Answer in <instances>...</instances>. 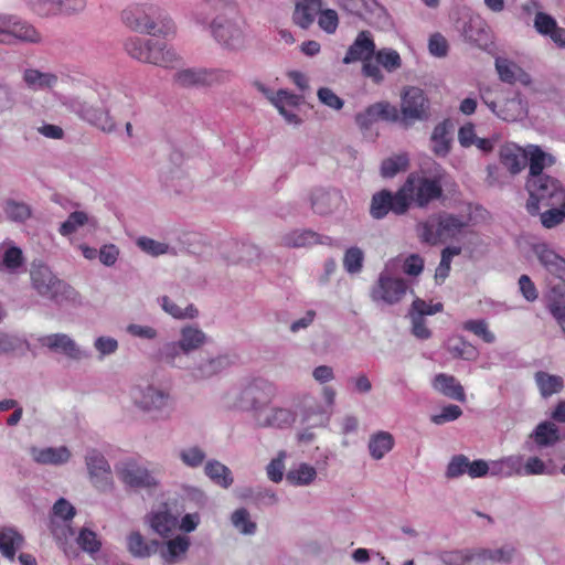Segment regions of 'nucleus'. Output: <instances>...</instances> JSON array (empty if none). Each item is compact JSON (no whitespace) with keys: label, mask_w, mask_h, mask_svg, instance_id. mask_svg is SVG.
<instances>
[{"label":"nucleus","mask_w":565,"mask_h":565,"mask_svg":"<svg viewBox=\"0 0 565 565\" xmlns=\"http://www.w3.org/2000/svg\"><path fill=\"white\" fill-rule=\"evenodd\" d=\"M64 105L81 119L105 134H113L117 130V122L110 115L111 108L124 115L134 113V99L120 93L111 96L109 108L98 107L95 93L92 90L70 98Z\"/></svg>","instance_id":"f257e3e1"},{"label":"nucleus","mask_w":565,"mask_h":565,"mask_svg":"<svg viewBox=\"0 0 565 565\" xmlns=\"http://www.w3.org/2000/svg\"><path fill=\"white\" fill-rule=\"evenodd\" d=\"M435 173L427 177L424 173L412 172L397 191L395 209L398 213H406L411 205L426 207L430 202L443 195V178L445 175L440 166L435 164Z\"/></svg>","instance_id":"f03ea898"},{"label":"nucleus","mask_w":565,"mask_h":565,"mask_svg":"<svg viewBox=\"0 0 565 565\" xmlns=\"http://www.w3.org/2000/svg\"><path fill=\"white\" fill-rule=\"evenodd\" d=\"M120 17L126 26L139 33L167 35L174 31L172 19L154 4H130L121 11Z\"/></svg>","instance_id":"7ed1b4c3"},{"label":"nucleus","mask_w":565,"mask_h":565,"mask_svg":"<svg viewBox=\"0 0 565 565\" xmlns=\"http://www.w3.org/2000/svg\"><path fill=\"white\" fill-rule=\"evenodd\" d=\"M32 288L39 296L47 298L58 305L75 301L78 297L76 290L61 280L49 266L43 263H33L30 268Z\"/></svg>","instance_id":"20e7f679"},{"label":"nucleus","mask_w":565,"mask_h":565,"mask_svg":"<svg viewBox=\"0 0 565 565\" xmlns=\"http://www.w3.org/2000/svg\"><path fill=\"white\" fill-rule=\"evenodd\" d=\"M525 188L529 192L526 210L531 215L540 212V203L545 206L565 207V189L559 181L548 174L527 178Z\"/></svg>","instance_id":"39448f33"},{"label":"nucleus","mask_w":565,"mask_h":565,"mask_svg":"<svg viewBox=\"0 0 565 565\" xmlns=\"http://www.w3.org/2000/svg\"><path fill=\"white\" fill-rule=\"evenodd\" d=\"M131 398L137 408L156 419L170 418L174 408L171 392L153 384L135 386Z\"/></svg>","instance_id":"423d86ee"},{"label":"nucleus","mask_w":565,"mask_h":565,"mask_svg":"<svg viewBox=\"0 0 565 565\" xmlns=\"http://www.w3.org/2000/svg\"><path fill=\"white\" fill-rule=\"evenodd\" d=\"M375 42L370 31H361L353 43L348 47L342 60L343 64L362 62V75L370 78L374 84H382L385 76L373 61L375 54Z\"/></svg>","instance_id":"0eeeda50"},{"label":"nucleus","mask_w":565,"mask_h":565,"mask_svg":"<svg viewBox=\"0 0 565 565\" xmlns=\"http://www.w3.org/2000/svg\"><path fill=\"white\" fill-rule=\"evenodd\" d=\"M276 394L275 385L266 380H254L244 386L241 391L234 393L231 407L250 412L255 420L264 413L265 407L271 402Z\"/></svg>","instance_id":"6e6552de"},{"label":"nucleus","mask_w":565,"mask_h":565,"mask_svg":"<svg viewBox=\"0 0 565 565\" xmlns=\"http://www.w3.org/2000/svg\"><path fill=\"white\" fill-rule=\"evenodd\" d=\"M211 31L216 42L225 50L239 52L247 47L246 24L236 15H218L211 23Z\"/></svg>","instance_id":"1a4fd4ad"},{"label":"nucleus","mask_w":565,"mask_h":565,"mask_svg":"<svg viewBox=\"0 0 565 565\" xmlns=\"http://www.w3.org/2000/svg\"><path fill=\"white\" fill-rule=\"evenodd\" d=\"M429 108V99L423 89L416 86L404 87L399 104L402 127L409 128L418 121H426L430 116Z\"/></svg>","instance_id":"9d476101"},{"label":"nucleus","mask_w":565,"mask_h":565,"mask_svg":"<svg viewBox=\"0 0 565 565\" xmlns=\"http://www.w3.org/2000/svg\"><path fill=\"white\" fill-rule=\"evenodd\" d=\"M393 262L385 265V268L380 273L377 280L370 290V297L376 303L396 305L404 298L408 289L403 278L393 276L391 271Z\"/></svg>","instance_id":"9b49d317"},{"label":"nucleus","mask_w":565,"mask_h":565,"mask_svg":"<svg viewBox=\"0 0 565 565\" xmlns=\"http://www.w3.org/2000/svg\"><path fill=\"white\" fill-rule=\"evenodd\" d=\"M84 461L90 484L99 492H111L115 480L111 466L105 455L96 448H89L84 456Z\"/></svg>","instance_id":"f8f14e48"},{"label":"nucleus","mask_w":565,"mask_h":565,"mask_svg":"<svg viewBox=\"0 0 565 565\" xmlns=\"http://www.w3.org/2000/svg\"><path fill=\"white\" fill-rule=\"evenodd\" d=\"M115 470L119 480L127 487L142 488L148 491L157 490L160 487V480L152 471L132 460L119 462Z\"/></svg>","instance_id":"ddd939ff"},{"label":"nucleus","mask_w":565,"mask_h":565,"mask_svg":"<svg viewBox=\"0 0 565 565\" xmlns=\"http://www.w3.org/2000/svg\"><path fill=\"white\" fill-rule=\"evenodd\" d=\"M179 516L170 504L161 503L146 515V523L153 533L168 539L179 529Z\"/></svg>","instance_id":"4468645a"},{"label":"nucleus","mask_w":565,"mask_h":565,"mask_svg":"<svg viewBox=\"0 0 565 565\" xmlns=\"http://www.w3.org/2000/svg\"><path fill=\"white\" fill-rule=\"evenodd\" d=\"M39 341L42 347L53 352L62 353L73 361H81L89 356L88 353L66 333L47 334L40 338Z\"/></svg>","instance_id":"2eb2a0df"},{"label":"nucleus","mask_w":565,"mask_h":565,"mask_svg":"<svg viewBox=\"0 0 565 565\" xmlns=\"http://www.w3.org/2000/svg\"><path fill=\"white\" fill-rule=\"evenodd\" d=\"M330 241L328 236L308 228H295L281 233L278 236V245L286 248H303L316 244H327Z\"/></svg>","instance_id":"dca6fc26"},{"label":"nucleus","mask_w":565,"mask_h":565,"mask_svg":"<svg viewBox=\"0 0 565 565\" xmlns=\"http://www.w3.org/2000/svg\"><path fill=\"white\" fill-rule=\"evenodd\" d=\"M191 541L185 535L168 537L167 541L159 543L157 552L164 565H175L186 558Z\"/></svg>","instance_id":"f3484780"},{"label":"nucleus","mask_w":565,"mask_h":565,"mask_svg":"<svg viewBox=\"0 0 565 565\" xmlns=\"http://www.w3.org/2000/svg\"><path fill=\"white\" fill-rule=\"evenodd\" d=\"M295 420L296 414L289 408L271 407L267 409L265 407L264 413H260L259 417L255 418V424L262 428H286L291 426Z\"/></svg>","instance_id":"a211bd4d"},{"label":"nucleus","mask_w":565,"mask_h":565,"mask_svg":"<svg viewBox=\"0 0 565 565\" xmlns=\"http://www.w3.org/2000/svg\"><path fill=\"white\" fill-rule=\"evenodd\" d=\"M476 565L510 564L514 559L516 548L511 544H504L498 548L473 550Z\"/></svg>","instance_id":"6ab92c4d"},{"label":"nucleus","mask_w":565,"mask_h":565,"mask_svg":"<svg viewBox=\"0 0 565 565\" xmlns=\"http://www.w3.org/2000/svg\"><path fill=\"white\" fill-rule=\"evenodd\" d=\"M22 81L31 90H52L58 83V76L53 72L29 67L23 71Z\"/></svg>","instance_id":"aec40b11"},{"label":"nucleus","mask_w":565,"mask_h":565,"mask_svg":"<svg viewBox=\"0 0 565 565\" xmlns=\"http://www.w3.org/2000/svg\"><path fill=\"white\" fill-rule=\"evenodd\" d=\"M228 365L227 355L206 356L192 367L191 375L195 380H207L224 371Z\"/></svg>","instance_id":"412c9836"},{"label":"nucleus","mask_w":565,"mask_h":565,"mask_svg":"<svg viewBox=\"0 0 565 565\" xmlns=\"http://www.w3.org/2000/svg\"><path fill=\"white\" fill-rule=\"evenodd\" d=\"M495 70L498 72L499 78L504 83L514 84L519 82L525 86L532 83L531 76L516 63L508 58L497 57Z\"/></svg>","instance_id":"4be33fe9"},{"label":"nucleus","mask_w":565,"mask_h":565,"mask_svg":"<svg viewBox=\"0 0 565 565\" xmlns=\"http://www.w3.org/2000/svg\"><path fill=\"white\" fill-rule=\"evenodd\" d=\"M537 259L544 268L558 278L565 275V258L559 256L546 244H537L533 248Z\"/></svg>","instance_id":"5701e85b"},{"label":"nucleus","mask_w":565,"mask_h":565,"mask_svg":"<svg viewBox=\"0 0 565 565\" xmlns=\"http://www.w3.org/2000/svg\"><path fill=\"white\" fill-rule=\"evenodd\" d=\"M342 195L337 190H317L311 196V207L315 213L327 215L340 207Z\"/></svg>","instance_id":"b1692460"},{"label":"nucleus","mask_w":565,"mask_h":565,"mask_svg":"<svg viewBox=\"0 0 565 565\" xmlns=\"http://www.w3.org/2000/svg\"><path fill=\"white\" fill-rule=\"evenodd\" d=\"M32 459L40 465H64L71 459V451L66 446L38 448L30 450Z\"/></svg>","instance_id":"393cba45"},{"label":"nucleus","mask_w":565,"mask_h":565,"mask_svg":"<svg viewBox=\"0 0 565 565\" xmlns=\"http://www.w3.org/2000/svg\"><path fill=\"white\" fill-rule=\"evenodd\" d=\"M433 388L441 395L458 402L466 401L463 386L454 375L439 373L435 375L431 382Z\"/></svg>","instance_id":"a878e982"},{"label":"nucleus","mask_w":565,"mask_h":565,"mask_svg":"<svg viewBox=\"0 0 565 565\" xmlns=\"http://www.w3.org/2000/svg\"><path fill=\"white\" fill-rule=\"evenodd\" d=\"M451 130L452 125L449 120H444L434 128L430 143L431 151L437 157L445 158L450 152L452 141Z\"/></svg>","instance_id":"bb28decb"},{"label":"nucleus","mask_w":565,"mask_h":565,"mask_svg":"<svg viewBox=\"0 0 565 565\" xmlns=\"http://www.w3.org/2000/svg\"><path fill=\"white\" fill-rule=\"evenodd\" d=\"M500 161L511 174L520 173L527 164V148L507 145L500 149Z\"/></svg>","instance_id":"cd10ccee"},{"label":"nucleus","mask_w":565,"mask_h":565,"mask_svg":"<svg viewBox=\"0 0 565 565\" xmlns=\"http://www.w3.org/2000/svg\"><path fill=\"white\" fill-rule=\"evenodd\" d=\"M397 203V192L393 195L387 190H382L373 194L370 205V214L375 220H381L387 215L390 211L395 213L396 215H403L404 213H398L395 209Z\"/></svg>","instance_id":"c85d7f7f"},{"label":"nucleus","mask_w":565,"mask_h":565,"mask_svg":"<svg viewBox=\"0 0 565 565\" xmlns=\"http://www.w3.org/2000/svg\"><path fill=\"white\" fill-rule=\"evenodd\" d=\"M209 338L206 333L195 324H186L180 329V338L178 342L184 351V355H189L193 351L201 349Z\"/></svg>","instance_id":"c756f323"},{"label":"nucleus","mask_w":565,"mask_h":565,"mask_svg":"<svg viewBox=\"0 0 565 565\" xmlns=\"http://www.w3.org/2000/svg\"><path fill=\"white\" fill-rule=\"evenodd\" d=\"M465 39L480 47L486 46L489 41V29L486 22L478 15L470 17L462 25Z\"/></svg>","instance_id":"7c9ffc66"},{"label":"nucleus","mask_w":565,"mask_h":565,"mask_svg":"<svg viewBox=\"0 0 565 565\" xmlns=\"http://www.w3.org/2000/svg\"><path fill=\"white\" fill-rule=\"evenodd\" d=\"M527 163H529V175L527 178H537L545 175L543 170L552 167L555 163V158L539 146L531 145L527 147Z\"/></svg>","instance_id":"2f4dec72"},{"label":"nucleus","mask_w":565,"mask_h":565,"mask_svg":"<svg viewBox=\"0 0 565 565\" xmlns=\"http://www.w3.org/2000/svg\"><path fill=\"white\" fill-rule=\"evenodd\" d=\"M6 28L11 30V34L13 39L21 42L28 43H40L42 41L41 34L35 30V28L24 21H21L12 15L6 14Z\"/></svg>","instance_id":"473e14b6"},{"label":"nucleus","mask_w":565,"mask_h":565,"mask_svg":"<svg viewBox=\"0 0 565 565\" xmlns=\"http://www.w3.org/2000/svg\"><path fill=\"white\" fill-rule=\"evenodd\" d=\"M322 0H301L296 3L292 15L294 22L302 29H308L321 11Z\"/></svg>","instance_id":"72a5a7b5"},{"label":"nucleus","mask_w":565,"mask_h":565,"mask_svg":"<svg viewBox=\"0 0 565 565\" xmlns=\"http://www.w3.org/2000/svg\"><path fill=\"white\" fill-rule=\"evenodd\" d=\"M174 82L182 87H194L211 85L214 81V74L206 70L185 68L178 71L173 75Z\"/></svg>","instance_id":"f704fd0d"},{"label":"nucleus","mask_w":565,"mask_h":565,"mask_svg":"<svg viewBox=\"0 0 565 565\" xmlns=\"http://www.w3.org/2000/svg\"><path fill=\"white\" fill-rule=\"evenodd\" d=\"M24 545V537L14 527L0 529V552L1 554L13 561L15 553Z\"/></svg>","instance_id":"c9c22d12"},{"label":"nucleus","mask_w":565,"mask_h":565,"mask_svg":"<svg viewBox=\"0 0 565 565\" xmlns=\"http://www.w3.org/2000/svg\"><path fill=\"white\" fill-rule=\"evenodd\" d=\"M86 225L96 228L97 220L85 211H74L63 223H61L58 233L66 237L76 233L81 227Z\"/></svg>","instance_id":"e433bc0d"},{"label":"nucleus","mask_w":565,"mask_h":565,"mask_svg":"<svg viewBox=\"0 0 565 565\" xmlns=\"http://www.w3.org/2000/svg\"><path fill=\"white\" fill-rule=\"evenodd\" d=\"M546 307L559 324L565 323V284L553 286L546 298Z\"/></svg>","instance_id":"4c0bfd02"},{"label":"nucleus","mask_w":565,"mask_h":565,"mask_svg":"<svg viewBox=\"0 0 565 565\" xmlns=\"http://www.w3.org/2000/svg\"><path fill=\"white\" fill-rule=\"evenodd\" d=\"M534 381L543 398H548L564 388L562 376L545 371L535 372Z\"/></svg>","instance_id":"58836bf2"},{"label":"nucleus","mask_w":565,"mask_h":565,"mask_svg":"<svg viewBox=\"0 0 565 565\" xmlns=\"http://www.w3.org/2000/svg\"><path fill=\"white\" fill-rule=\"evenodd\" d=\"M394 444V437L388 431L381 430L372 434L367 444L370 456L374 460H381L393 449Z\"/></svg>","instance_id":"ea45409f"},{"label":"nucleus","mask_w":565,"mask_h":565,"mask_svg":"<svg viewBox=\"0 0 565 565\" xmlns=\"http://www.w3.org/2000/svg\"><path fill=\"white\" fill-rule=\"evenodd\" d=\"M127 547L132 556L146 558L157 552L159 542L156 540L147 542L139 532H131L127 537Z\"/></svg>","instance_id":"a19ab883"},{"label":"nucleus","mask_w":565,"mask_h":565,"mask_svg":"<svg viewBox=\"0 0 565 565\" xmlns=\"http://www.w3.org/2000/svg\"><path fill=\"white\" fill-rule=\"evenodd\" d=\"M179 61L180 58L173 50L151 40L147 63L168 68L174 67Z\"/></svg>","instance_id":"79ce46f5"},{"label":"nucleus","mask_w":565,"mask_h":565,"mask_svg":"<svg viewBox=\"0 0 565 565\" xmlns=\"http://www.w3.org/2000/svg\"><path fill=\"white\" fill-rule=\"evenodd\" d=\"M530 438L534 440V443L539 447H551L559 441V430L557 426L548 420L540 423L530 435Z\"/></svg>","instance_id":"37998d69"},{"label":"nucleus","mask_w":565,"mask_h":565,"mask_svg":"<svg viewBox=\"0 0 565 565\" xmlns=\"http://www.w3.org/2000/svg\"><path fill=\"white\" fill-rule=\"evenodd\" d=\"M159 303L162 310L174 319L192 320L199 317V310L193 303L182 307L168 296L160 297Z\"/></svg>","instance_id":"c03bdc74"},{"label":"nucleus","mask_w":565,"mask_h":565,"mask_svg":"<svg viewBox=\"0 0 565 565\" xmlns=\"http://www.w3.org/2000/svg\"><path fill=\"white\" fill-rule=\"evenodd\" d=\"M438 217L439 235L441 241L454 238L468 225V221L452 214H441Z\"/></svg>","instance_id":"a18cd8bd"},{"label":"nucleus","mask_w":565,"mask_h":565,"mask_svg":"<svg viewBox=\"0 0 565 565\" xmlns=\"http://www.w3.org/2000/svg\"><path fill=\"white\" fill-rule=\"evenodd\" d=\"M373 61L379 67L382 66L388 73H394L402 67L399 53L391 47L375 49Z\"/></svg>","instance_id":"49530a36"},{"label":"nucleus","mask_w":565,"mask_h":565,"mask_svg":"<svg viewBox=\"0 0 565 565\" xmlns=\"http://www.w3.org/2000/svg\"><path fill=\"white\" fill-rule=\"evenodd\" d=\"M204 471L212 481L225 489L233 483L231 470L217 460L207 461Z\"/></svg>","instance_id":"de8ad7c7"},{"label":"nucleus","mask_w":565,"mask_h":565,"mask_svg":"<svg viewBox=\"0 0 565 565\" xmlns=\"http://www.w3.org/2000/svg\"><path fill=\"white\" fill-rule=\"evenodd\" d=\"M527 114L525 103L520 97L508 99L499 109L498 116L507 121H516Z\"/></svg>","instance_id":"09e8293b"},{"label":"nucleus","mask_w":565,"mask_h":565,"mask_svg":"<svg viewBox=\"0 0 565 565\" xmlns=\"http://www.w3.org/2000/svg\"><path fill=\"white\" fill-rule=\"evenodd\" d=\"M317 477L316 469L308 463H300L298 467L290 469L287 475V481L292 486H309Z\"/></svg>","instance_id":"8fccbe9b"},{"label":"nucleus","mask_w":565,"mask_h":565,"mask_svg":"<svg viewBox=\"0 0 565 565\" xmlns=\"http://www.w3.org/2000/svg\"><path fill=\"white\" fill-rule=\"evenodd\" d=\"M232 525L243 535L256 533L257 524L252 521L249 512L245 508L236 509L231 514Z\"/></svg>","instance_id":"3c124183"},{"label":"nucleus","mask_w":565,"mask_h":565,"mask_svg":"<svg viewBox=\"0 0 565 565\" xmlns=\"http://www.w3.org/2000/svg\"><path fill=\"white\" fill-rule=\"evenodd\" d=\"M179 460L186 467L195 469L202 466L206 458L205 451L199 446H186L178 450Z\"/></svg>","instance_id":"603ef678"},{"label":"nucleus","mask_w":565,"mask_h":565,"mask_svg":"<svg viewBox=\"0 0 565 565\" xmlns=\"http://www.w3.org/2000/svg\"><path fill=\"white\" fill-rule=\"evenodd\" d=\"M339 6L350 14L363 18L367 13H372L377 7L375 0H337Z\"/></svg>","instance_id":"864d4df0"},{"label":"nucleus","mask_w":565,"mask_h":565,"mask_svg":"<svg viewBox=\"0 0 565 565\" xmlns=\"http://www.w3.org/2000/svg\"><path fill=\"white\" fill-rule=\"evenodd\" d=\"M151 40L140 38L128 39L125 43L126 52L135 60L147 63Z\"/></svg>","instance_id":"5fc2aeb1"},{"label":"nucleus","mask_w":565,"mask_h":565,"mask_svg":"<svg viewBox=\"0 0 565 565\" xmlns=\"http://www.w3.org/2000/svg\"><path fill=\"white\" fill-rule=\"evenodd\" d=\"M4 213L12 222L23 223L31 217V207L24 203L15 200H7L4 204Z\"/></svg>","instance_id":"6e6d98bb"},{"label":"nucleus","mask_w":565,"mask_h":565,"mask_svg":"<svg viewBox=\"0 0 565 565\" xmlns=\"http://www.w3.org/2000/svg\"><path fill=\"white\" fill-rule=\"evenodd\" d=\"M438 558L443 565H468L475 562V552L473 550L445 551L438 554Z\"/></svg>","instance_id":"4d7b16f0"},{"label":"nucleus","mask_w":565,"mask_h":565,"mask_svg":"<svg viewBox=\"0 0 565 565\" xmlns=\"http://www.w3.org/2000/svg\"><path fill=\"white\" fill-rule=\"evenodd\" d=\"M372 111L375 113L377 120L398 122L402 126L399 109L388 102H379L372 104Z\"/></svg>","instance_id":"13d9d810"},{"label":"nucleus","mask_w":565,"mask_h":565,"mask_svg":"<svg viewBox=\"0 0 565 565\" xmlns=\"http://www.w3.org/2000/svg\"><path fill=\"white\" fill-rule=\"evenodd\" d=\"M462 328L479 337L486 343H493L495 341L494 333L489 330L488 322L483 319L467 320L462 323Z\"/></svg>","instance_id":"bf43d9fd"},{"label":"nucleus","mask_w":565,"mask_h":565,"mask_svg":"<svg viewBox=\"0 0 565 565\" xmlns=\"http://www.w3.org/2000/svg\"><path fill=\"white\" fill-rule=\"evenodd\" d=\"M408 167V158L406 154H397L385 159L381 166V173L385 178H392L399 171H405Z\"/></svg>","instance_id":"052dcab7"},{"label":"nucleus","mask_w":565,"mask_h":565,"mask_svg":"<svg viewBox=\"0 0 565 565\" xmlns=\"http://www.w3.org/2000/svg\"><path fill=\"white\" fill-rule=\"evenodd\" d=\"M364 253L360 247L353 246L345 250L343 267L350 274H358L363 267Z\"/></svg>","instance_id":"680f3d73"},{"label":"nucleus","mask_w":565,"mask_h":565,"mask_svg":"<svg viewBox=\"0 0 565 565\" xmlns=\"http://www.w3.org/2000/svg\"><path fill=\"white\" fill-rule=\"evenodd\" d=\"M184 355V351L178 341L167 342L160 349V358L169 365H179L180 360Z\"/></svg>","instance_id":"e2e57ef3"},{"label":"nucleus","mask_w":565,"mask_h":565,"mask_svg":"<svg viewBox=\"0 0 565 565\" xmlns=\"http://www.w3.org/2000/svg\"><path fill=\"white\" fill-rule=\"evenodd\" d=\"M419 236L423 242L436 244L441 241L438 228V217H430L418 226Z\"/></svg>","instance_id":"0e129e2a"},{"label":"nucleus","mask_w":565,"mask_h":565,"mask_svg":"<svg viewBox=\"0 0 565 565\" xmlns=\"http://www.w3.org/2000/svg\"><path fill=\"white\" fill-rule=\"evenodd\" d=\"M137 246L145 253L157 257L170 253V246L164 242H159L149 237H139Z\"/></svg>","instance_id":"69168bd1"},{"label":"nucleus","mask_w":565,"mask_h":565,"mask_svg":"<svg viewBox=\"0 0 565 565\" xmlns=\"http://www.w3.org/2000/svg\"><path fill=\"white\" fill-rule=\"evenodd\" d=\"M461 253V247L452 246L446 247L441 252V259L439 266L436 269V279H446L450 271V264L454 256H458Z\"/></svg>","instance_id":"338daca9"},{"label":"nucleus","mask_w":565,"mask_h":565,"mask_svg":"<svg viewBox=\"0 0 565 565\" xmlns=\"http://www.w3.org/2000/svg\"><path fill=\"white\" fill-rule=\"evenodd\" d=\"M17 105V96L13 87L0 81V115L10 113Z\"/></svg>","instance_id":"774afa93"}]
</instances>
